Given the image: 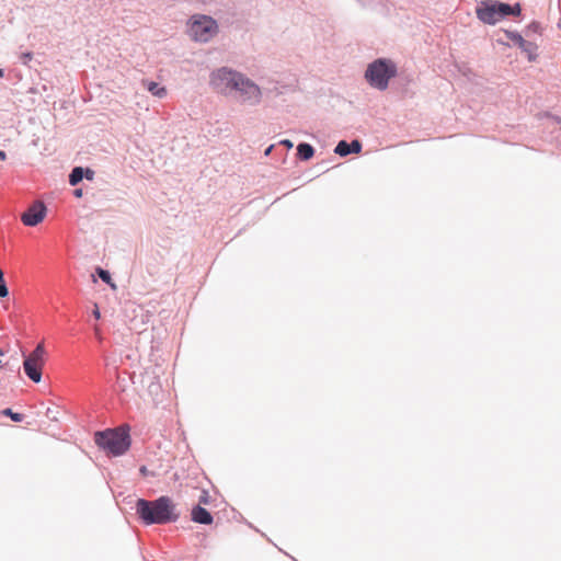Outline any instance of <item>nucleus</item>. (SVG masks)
Listing matches in <instances>:
<instances>
[{
    "instance_id": "obj_1",
    "label": "nucleus",
    "mask_w": 561,
    "mask_h": 561,
    "mask_svg": "<svg viewBox=\"0 0 561 561\" xmlns=\"http://www.w3.org/2000/svg\"><path fill=\"white\" fill-rule=\"evenodd\" d=\"M210 83L220 93H227L232 90L239 92V96L243 102L255 104L261 100V90L254 82L243 75L227 68L214 71L210 77Z\"/></svg>"
},
{
    "instance_id": "obj_2",
    "label": "nucleus",
    "mask_w": 561,
    "mask_h": 561,
    "mask_svg": "<svg viewBox=\"0 0 561 561\" xmlns=\"http://www.w3.org/2000/svg\"><path fill=\"white\" fill-rule=\"evenodd\" d=\"M136 510L147 525L167 524L178 519L175 505L168 496H161L154 501L138 500Z\"/></svg>"
},
{
    "instance_id": "obj_3",
    "label": "nucleus",
    "mask_w": 561,
    "mask_h": 561,
    "mask_svg": "<svg viewBox=\"0 0 561 561\" xmlns=\"http://www.w3.org/2000/svg\"><path fill=\"white\" fill-rule=\"evenodd\" d=\"M95 444L114 456L123 455L130 445L129 435L122 428L96 432Z\"/></svg>"
},
{
    "instance_id": "obj_4",
    "label": "nucleus",
    "mask_w": 561,
    "mask_h": 561,
    "mask_svg": "<svg viewBox=\"0 0 561 561\" xmlns=\"http://www.w3.org/2000/svg\"><path fill=\"white\" fill-rule=\"evenodd\" d=\"M397 67L394 62L389 59H377L369 64L365 78L369 84L378 90H386L390 79L396 77Z\"/></svg>"
},
{
    "instance_id": "obj_5",
    "label": "nucleus",
    "mask_w": 561,
    "mask_h": 561,
    "mask_svg": "<svg viewBox=\"0 0 561 561\" xmlns=\"http://www.w3.org/2000/svg\"><path fill=\"white\" fill-rule=\"evenodd\" d=\"M478 19L485 24H495L506 15H519L520 5L516 3L511 7L496 1L482 2L476 10Z\"/></svg>"
},
{
    "instance_id": "obj_6",
    "label": "nucleus",
    "mask_w": 561,
    "mask_h": 561,
    "mask_svg": "<svg viewBox=\"0 0 561 561\" xmlns=\"http://www.w3.org/2000/svg\"><path fill=\"white\" fill-rule=\"evenodd\" d=\"M46 351L44 343H38L35 350L30 353L23 362V369L26 376L34 382L42 380V371L45 365Z\"/></svg>"
},
{
    "instance_id": "obj_7",
    "label": "nucleus",
    "mask_w": 561,
    "mask_h": 561,
    "mask_svg": "<svg viewBox=\"0 0 561 561\" xmlns=\"http://www.w3.org/2000/svg\"><path fill=\"white\" fill-rule=\"evenodd\" d=\"M217 23L214 19L206 15H196L192 18L190 24V35L193 39L208 42L217 33Z\"/></svg>"
},
{
    "instance_id": "obj_8",
    "label": "nucleus",
    "mask_w": 561,
    "mask_h": 561,
    "mask_svg": "<svg viewBox=\"0 0 561 561\" xmlns=\"http://www.w3.org/2000/svg\"><path fill=\"white\" fill-rule=\"evenodd\" d=\"M46 216V206L43 202H34L25 213L22 214L21 220L25 226L34 227L42 222Z\"/></svg>"
},
{
    "instance_id": "obj_9",
    "label": "nucleus",
    "mask_w": 561,
    "mask_h": 561,
    "mask_svg": "<svg viewBox=\"0 0 561 561\" xmlns=\"http://www.w3.org/2000/svg\"><path fill=\"white\" fill-rule=\"evenodd\" d=\"M362 150V144L359 140H353L351 144L346 142L345 140H341L335 149L334 152L341 157H345L350 153H359Z\"/></svg>"
},
{
    "instance_id": "obj_10",
    "label": "nucleus",
    "mask_w": 561,
    "mask_h": 561,
    "mask_svg": "<svg viewBox=\"0 0 561 561\" xmlns=\"http://www.w3.org/2000/svg\"><path fill=\"white\" fill-rule=\"evenodd\" d=\"M191 517L193 522L198 524L209 525L213 523V516L210 513L201 505L193 507Z\"/></svg>"
},
{
    "instance_id": "obj_11",
    "label": "nucleus",
    "mask_w": 561,
    "mask_h": 561,
    "mask_svg": "<svg viewBox=\"0 0 561 561\" xmlns=\"http://www.w3.org/2000/svg\"><path fill=\"white\" fill-rule=\"evenodd\" d=\"M142 84L154 96L163 98L167 95V89L164 87H160L157 82L144 80Z\"/></svg>"
},
{
    "instance_id": "obj_12",
    "label": "nucleus",
    "mask_w": 561,
    "mask_h": 561,
    "mask_svg": "<svg viewBox=\"0 0 561 561\" xmlns=\"http://www.w3.org/2000/svg\"><path fill=\"white\" fill-rule=\"evenodd\" d=\"M297 154L302 160H309L313 157L314 150L309 144H299L297 147Z\"/></svg>"
},
{
    "instance_id": "obj_13",
    "label": "nucleus",
    "mask_w": 561,
    "mask_h": 561,
    "mask_svg": "<svg viewBox=\"0 0 561 561\" xmlns=\"http://www.w3.org/2000/svg\"><path fill=\"white\" fill-rule=\"evenodd\" d=\"M528 56L529 60H535L537 56V45L533 42H527L524 46L520 47Z\"/></svg>"
},
{
    "instance_id": "obj_14",
    "label": "nucleus",
    "mask_w": 561,
    "mask_h": 561,
    "mask_svg": "<svg viewBox=\"0 0 561 561\" xmlns=\"http://www.w3.org/2000/svg\"><path fill=\"white\" fill-rule=\"evenodd\" d=\"M83 178V170L82 168H75L72 172L69 175V183L71 185H77Z\"/></svg>"
},
{
    "instance_id": "obj_15",
    "label": "nucleus",
    "mask_w": 561,
    "mask_h": 561,
    "mask_svg": "<svg viewBox=\"0 0 561 561\" xmlns=\"http://www.w3.org/2000/svg\"><path fill=\"white\" fill-rule=\"evenodd\" d=\"M1 414L9 416L14 422H21L23 420V414L15 413L11 409H4L1 411Z\"/></svg>"
},
{
    "instance_id": "obj_16",
    "label": "nucleus",
    "mask_w": 561,
    "mask_h": 561,
    "mask_svg": "<svg viewBox=\"0 0 561 561\" xmlns=\"http://www.w3.org/2000/svg\"><path fill=\"white\" fill-rule=\"evenodd\" d=\"M96 272H98V275L100 276V278L103 282H105L107 284H111L112 287H115V285L111 283V275H110V273L107 271H105V270H103L101 267H98Z\"/></svg>"
},
{
    "instance_id": "obj_17",
    "label": "nucleus",
    "mask_w": 561,
    "mask_h": 561,
    "mask_svg": "<svg viewBox=\"0 0 561 561\" xmlns=\"http://www.w3.org/2000/svg\"><path fill=\"white\" fill-rule=\"evenodd\" d=\"M512 39L519 46H524L528 41L524 39L520 35L516 34L512 37Z\"/></svg>"
},
{
    "instance_id": "obj_18",
    "label": "nucleus",
    "mask_w": 561,
    "mask_h": 561,
    "mask_svg": "<svg viewBox=\"0 0 561 561\" xmlns=\"http://www.w3.org/2000/svg\"><path fill=\"white\" fill-rule=\"evenodd\" d=\"M9 295L5 283L0 284V297H7Z\"/></svg>"
},
{
    "instance_id": "obj_19",
    "label": "nucleus",
    "mask_w": 561,
    "mask_h": 561,
    "mask_svg": "<svg viewBox=\"0 0 561 561\" xmlns=\"http://www.w3.org/2000/svg\"><path fill=\"white\" fill-rule=\"evenodd\" d=\"M199 503L201 504H208V493L207 492H203V495L199 497Z\"/></svg>"
},
{
    "instance_id": "obj_20",
    "label": "nucleus",
    "mask_w": 561,
    "mask_h": 561,
    "mask_svg": "<svg viewBox=\"0 0 561 561\" xmlns=\"http://www.w3.org/2000/svg\"><path fill=\"white\" fill-rule=\"evenodd\" d=\"M92 313H93V317H94L96 320H99V319L101 318V313H100V310H99V308H98V306H96V305H95V308H94V310H93V312H92Z\"/></svg>"
},
{
    "instance_id": "obj_21",
    "label": "nucleus",
    "mask_w": 561,
    "mask_h": 561,
    "mask_svg": "<svg viewBox=\"0 0 561 561\" xmlns=\"http://www.w3.org/2000/svg\"><path fill=\"white\" fill-rule=\"evenodd\" d=\"M280 144L286 146L287 148H291L293 147V142L290 140H288V139L282 140Z\"/></svg>"
},
{
    "instance_id": "obj_22",
    "label": "nucleus",
    "mask_w": 561,
    "mask_h": 561,
    "mask_svg": "<svg viewBox=\"0 0 561 561\" xmlns=\"http://www.w3.org/2000/svg\"><path fill=\"white\" fill-rule=\"evenodd\" d=\"M5 158H7L5 152L0 150V161L4 160Z\"/></svg>"
},
{
    "instance_id": "obj_23",
    "label": "nucleus",
    "mask_w": 561,
    "mask_h": 561,
    "mask_svg": "<svg viewBox=\"0 0 561 561\" xmlns=\"http://www.w3.org/2000/svg\"><path fill=\"white\" fill-rule=\"evenodd\" d=\"M5 283L3 277V272L0 270V284Z\"/></svg>"
},
{
    "instance_id": "obj_24",
    "label": "nucleus",
    "mask_w": 561,
    "mask_h": 561,
    "mask_svg": "<svg viewBox=\"0 0 561 561\" xmlns=\"http://www.w3.org/2000/svg\"><path fill=\"white\" fill-rule=\"evenodd\" d=\"M273 149V146H270L266 150H265V156H268L271 153Z\"/></svg>"
},
{
    "instance_id": "obj_25",
    "label": "nucleus",
    "mask_w": 561,
    "mask_h": 561,
    "mask_svg": "<svg viewBox=\"0 0 561 561\" xmlns=\"http://www.w3.org/2000/svg\"><path fill=\"white\" fill-rule=\"evenodd\" d=\"M76 195H77V196H81V191H80V190H77V191H76Z\"/></svg>"
},
{
    "instance_id": "obj_26",
    "label": "nucleus",
    "mask_w": 561,
    "mask_h": 561,
    "mask_svg": "<svg viewBox=\"0 0 561 561\" xmlns=\"http://www.w3.org/2000/svg\"><path fill=\"white\" fill-rule=\"evenodd\" d=\"M0 77H3V71H2V69H0Z\"/></svg>"
},
{
    "instance_id": "obj_27",
    "label": "nucleus",
    "mask_w": 561,
    "mask_h": 561,
    "mask_svg": "<svg viewBox=\"0 0 561 561\" xmlns=\"http://www.w3.org/2000/svg\"><path fill=\"white\" fill-rule=\"evenodd\" d=\"M3 354H4L3 351L0 348V356H2Z\"/></svg>"
}]
</instances>
